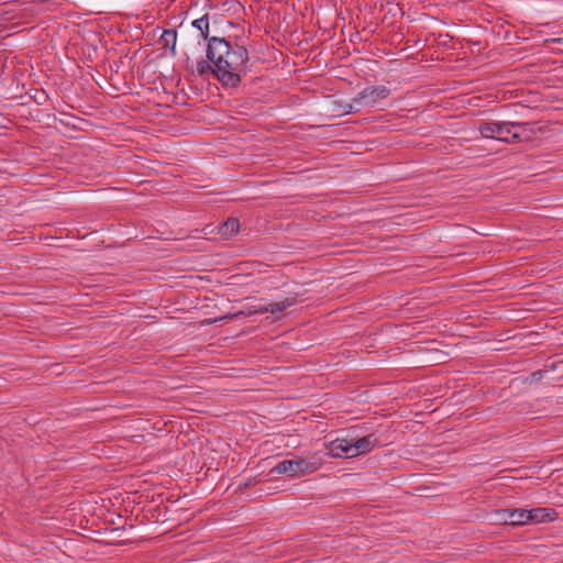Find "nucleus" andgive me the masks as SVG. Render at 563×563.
<instances>
[{
    "label": "nucleus",
    "instance_id": "0eeeda50",
    "mask_svg": "<svg viewBox=\"0 0 563 563\" xmlns=\"http://www.w3.org/2000/svg\"><path fill=\"white\" fill-rule=\"evenodd\" d=\"M352 440L353 455L358 456L369 453L375 446L379 445L378 438L375 433H369L365 437Z\"/></svg>",
    "mask_w": 563,
    "mask_h": 563
},
{
    "label": "nucleus",
    "instance_id": "dca6fc26",
    "mask_svg": "<svg viewBox=\"0 0 563 563\" xmlns=\"http://www.w3.org/2000/svg\"><path fill=\"white\" fill-rule=\"evenodd\" d=\"M334 103H335V111L338 112V115L355 113L361 110L360 108H357L356 103L354 102V98L352 99L351 103H339L338 101H335Z\"/></svg>",
    "mask_w": 563,
    "mask_h": 563
},
{
    "label": "nucleus",
    "instance_id": "f8f14e48",
    "mask_svg": "<svg viewBox=\"0 0 563 563\" xmlns=\"http://www.w3.org/2000/svg\"><path fill=\"white\" fill-rule=\"evenodd\" d=\"M216 63H210V60L207 59H201L197 63V67H196V73L199 77H201L202 79H206L208 78L210 75H212L216 79H217V73L218 70L216 69Z\"/></svg>",
    "mask_w": 563,
    "mask_h": 563
},
{
    "label": "nucleus",
    "instance_id": "4468645a",
    "mask_svg": "<svg viewBox=\"0 0 563 563\" xmlns=\"http://www.w3.org/2000/svg\"><path fill=\"white\" fill-rule=\"evenodd\" d=\"M161 40L164 42L165 46L170 44V53L172 55L176 54V40H177V31L175 29L164 30Z\"/></svg>",
    "mask_w": 563,
    "mask_h": 563
},
{
    "label": "nucleus",
    "instance_id": "7ed1b4c3",
    "mask_svg": "<svg viewBox=\"0 0 563 563\" xmlns=\"http://www.w3.org/2000/svg\"><path fill=\"white\" fill-rule=\"evenodd\" d=\"M391 90L384 85L368 86L354 97L357 108L375 107L380 100L387 99Z\"/></svg>",
    "mask_w": 563,
    "mask_h": 563
},
{
    "label": "nucleus",
    "instance_id": "f03ea898",
    "mask_svg": "<svg viewBox=\"0 0 563 563\" xmlns=\"http://www.w3.org/2000/svg\"><path fill=\"white\" fill-rule=\"evenodd\" d=\"M321 464V459L316 456H295L294 459L283 460L277 463L274 467H272L269 474H285L289 478H297L317 472Z\"/></svg>",
    "mask_w": 563,
    "mask_h": 563
},
{
    "label": "nucleus",
    "instance_id": "f257e3e1",
    "mask_svg": "<svg viewBox=\"0 0 563 563\" xmlns=\"http://www.w3.org/2000/svg\"><path fill=\"white\" fill-rule=\"evenodd\" d=\"M206 57L210 63H216L217 80L224 89H235L249 69V51L245 45L232 44L218 33L212 35L206 45Z\"/></svg>",
    "mask_w": 563,
    "mask_h": 563
},
{
    "label": "nucleus",
    "instance_id": "aec40b11",
    "mask_svg": "<svg viewBox=\"0 0 563 563\" xmlns=\"http://www.w3.org/2000/svg\"><path fill=\"white\" fill-rule=\"evenodd\" d=\"M125 529H126V527H125V526H122V527H117V528H114L112 531H113V532H118V531H123V530H125Z\"/></svg>",
    "mask_w": 563,
    "mask_h": 563
},
{
    "label": "nucleus",
    "instance_id": "9b49d317",
    "mask_svg": "<svg viewBox=\"0 0 563 563\" xmlns=\"http://www.w3.org/2000/svg\"><path fill=\"white\" fill-rule=\"evenodd\" d=\"M528 509L509 508L508 518L509 526L521 527L528 523Z\"/></svg>",
    "mask_w": 563,
    "mask_h": 563
},
{
    "label": "nucleus",
    "instance_id": "9d476101",
    "mask_svg": "<svg viewBox=\"0 0 563 563\" xmlns=\"http://www.w3.org/2000/svg\"><path fill=\"white\" fill-rule=\"evenodd\" d=\"M191 26L200 31L201 37L207 42V44H209V41L212 38V35L214 33H218L220 36H222L220 32L216 30H210V21L208 14H205L201 18L194 20L191 22Z\"/></svg>",
    "mask_w": 563,
    "mask_h": 563
},
{
    "label": "nucleus",
    "instance_id": "423d86ee",
    "mask_svg": "<svg viewBox=\"0 0 563 563\" xmlns=\"http://www.w3.org/2000/svg\"><path fill=\"white\" fill-rule=\"evenodd\" d=\"M514 124L517 125L515 129H512L511 136H498L497 140L507 144H516L523 141H529L531 139V134L533 133L531 123L514 122Z\"/></svg>",
    "mask_w": 563,
    "mask_h": 563
},
{
    "label": "nucleus",
    "instance_id": "1a4fd4ad",
    "mask_svg": "<svg viewBox=\"0 0 563 563\" xmlns=\"http://www.w3.org/2000/svg\"><path fill=\"white\" fill-rule=\"evenodd\" d=\"M556 510L548 507L529 509L527 512L528 523L551 522L556 518Z\"/></svg>",
    "mask_w": 563,
    "mask_h": 563
},
{
    "label": "nucleus",
    "instance_id": "2eb2a0df",
    "mask_svg": "<svg viewBox=\"0 0 563 563\" xmlns=\"http://www.w3.org/2000/svg\"><path fill=\"white\" fill-rule=\"evenodd\" d=\"M65 118L63 119H59V122L65 125V126H68V128H73V129H79L81 130V126H80V123H86L87 121L79 118V117H76L74 114H70V113H65L64 114Z\"/></svg>",
    "mask_w": 563,
    "mask_h": 563
},
{
    "label": "nucleus",
    "instance_id": "6ab92c4d",
    "mask_svg": "<svg viewBox=\"0 0 563 563\" xmlns=\"http://www.w3.org/2000/svg\"><path fill=\"white\" fill-rule=\"evenodd\" d=\"M255 484H256V481H255V479H251V478H250V479H247V481H245V482H241V483L239 484V489H240V490H244V489H246L247 487H251V486H253V485H255Z\"/></svg>",
    "mask_w": 563,
    "mask_h": 563
},
{
    "label": "nucleus",
    "instance_id": "ddd939ff",
    "mask_svg": "<svg viewBox=\"0 0 563 563\" xmlns=\"http://www.w3.org/2000/svg\"><path fill=\"white\" fill-rule=\"evenodd\" d=\"M240 229V221L238 218L230 217L224 221L220 228L219 232L224 236L234 235Z\"/></svg>",
    "mask_w": 563,
    "mask_h": 563
},
{
    "label": "nucleus",
    "instance_id": "412c9836",
    "mask_svg": "<svg viewBox=\"0 0 563 563\" xmlns=\"http://www.w3.org/2000/svg\"><path fill=\"white\" fill-rule=\"evenodd\" d=\"M553 42H554V43L562 44V43H563V38H561V37H559V38H553Z\"/></svg>",
    "mask_w": 563,
    "mask_h": 563
},
{
    "label": "nucleus",
    "instance_id": "f3484780",
    "mask_svg": "<svg viewBox=\"0 0 563 563\" xmlns=\"http://www.w3.org/2000/svg\"><path fill=\"white\" fill-rule=\"evenodd\" d=\"M508 512H509V508L508 509H496L490 514V520L494 523L509 525Z\"/></svg>",
    "mask_w": 563,
    "mask_h": 563
},
{
    "label": "nucleus",
    "instance_id": "6e6552de",
    "mask_svg": "<svg viewBox=\"0 0 563 563\" xmlns=\"http://www.w3.org/2000/svg\"><path fill=\"white\" fill-rule=\"evenodd\" d=\"M328 449H329V454L332 457H335V459H338V457H346V459L354 457L352 440L335 439L329 443Z\"/></svg>",
    "mask_w": 563,
    "mask_h": 563
},
{
    "label": "nucleus",
    "instance_id": "20e7f679",
    "mask_svg": "<svg viewBox=\"0 0 563 563\" xmlns=\"http://www.w3.org/2000/svg\"><path fill=\"white\" fill-rule=\"evenodd\" d=\"M297 302H298V300H297L296 297H288V298H286L283 301L269 303V305H266V306L254 305V306H252V308H249L246 310H240V311H238L235 313L227 316L225 318L235 319V318H239L240 316H245L246 317V316H251V314H254V313H266L268 311L272 314L275 316V314L280 313L283 310L294 306Z\"/></svg>",
    "mask_w": 563,
    "mask_h": 563
},
{
    "label": "nucleus",
    "instance_id": "39448f33",
    "mask_svg": "<svg viewBox=\"0 0 563 563\" xmlns=\"http://www.w3.org/2000/svg\"><path fill=\"white\" fill-rule=\"evenodd\" d=\"M516 125L517 124H514V122L508 121L482 122L478 126V131L485 139L497 140L498 136H511L512 129H515Z\"/></svg>",
    "mask_w": 563,
    "mask_h": 563
},
{
    "label": "nucleus",
    "instance_id": "a211bd4d",
    "mask_svg": "<svg viewBox=\"0 0 563 563\" xmlns=\"http://www.w3.org/2000/svg\"><path fill=\"white\" fill-rule=\"evenodd\" d=\"M545 371L544 369H538L533 373H531L527 378L526 380L531 383V384H537L539 382H541L545 375Z\"/></svg>",
    "mask_w": 563,
    "mask_h": 563
}]
</instances>
